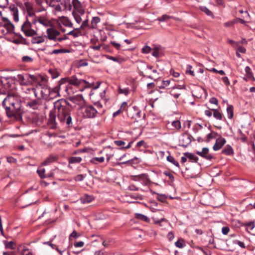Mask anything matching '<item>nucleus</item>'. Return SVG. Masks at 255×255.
<instances>
[{"instance_id":"f257e3e1","label":"nucleus","mask_w":255,"mask_h":255,"mask_svg":"<svg viewBox=\"0 0 255 255\" xmlns=\"http://www.w3.org/2000/svg\"><path fill=\"white\" fill-rule=\"evenodd\" d=\"M68 103L64 99L57 100L54 103L55 124L59 123L70 127L72 124L71 110L68 107Z\"/></svg>"},{"instance_id":"f03ea898","label":"nucleus","mask_w":255,"mask_h":255,"mask_svg":"<svg viewBox=\"0 0 255 255\" xmlns=\"http://www.w3.org/2000/svg\"><path fill=\"white\" fill-rule=\"evenodd\" d=\"M6 114L9 118H13L17 121L22 119L23 111L19 98L14 95H8L2 102Z\"/></svg>"},{"instance_id":"7ed1b4c3","label":"nucleus","mask_w":255,"mask_h":255,"mask_svg":"<svg viewBox=\"0 0 255 255\" xmlns=\"http://www.w3.org/2000/svg\"><path fill=\"white\" fill-rule=\"evenodd\" d=\"M60 85L52 89L46 85H37L35 88V96L46 101H50L60 96Z\"/></svg>"},{"instance_id":"20e7f679","label":"nucleus","mask_w":255,"mask_h":255,"mask_svg":"<svg viewBox=\"0 0 255 255\" xmlns=\"http://www.w3.org/2000/svg\"><path fill=\"white\" fill-rule=\"evenodd\" d=\"M67 81L69 84V85L67 87L66 91L68 95H70L71 94V85L78 87L81 85L86 84L85 86V88H93V89H96L99 87L100 85V82H97V86H95L94 83H89L87 82L85 80L78 79L75 76H72L71 77L68 78L67 79Z\"/></svg>"},{"instance_id":"39448f33","label":"nucleus","mask_w":255,"mask_h":255,"mask_svg":"<svg viewBox=\"0 0 255 255\" xmlns=\"http://www.w3.org/2000/svg\"><path fill=\"white\" fill-rule=\"evenodd\" d=\"M46 36L49 40H54V41H59L61 42L63 40L66 39V36H64L63 37H58V36L60 35V32L55 29L54 28H48L46 30Z\"/></svg>"},{"instance_id":"423d86ee","label":"nucleus","mask_w":255,"mask_h":255,"mask_svg":"<svg viewBox=\"0 0 255 255\" xmlns=\"http://www.w3.org/2000/svg\"><path fill=\"white\" fill-rule=\"evenodd\" d=\"M81 110L83 117L85 118H94L98 113L97 110L92 106H84Z\"/></svg>"},{"instance_id":"0eeeda50","label":"nucleus","mask_w":255,"mask_h":255,"mask_svg":"<svg viewBox=\"0 0 255 255\" xmlns=\"http://www.w3.org/2000/svg\"><path fill=\"white\" fill-rule=\"evenodd\" d=\"M21 30L26 36H33L37 34L36 31L32 28V24L27 20L22 24Z\"/></svg>"},{"instance_id":"6e6552de","label":"nucleus","mask_w":255,"mask_h":255,"mask_svg":"<svg viewBox=\"0 0 255 255\" xmlns=\"http://www.w3.org/2000/svg\"><path fill=\"white\" fill-rule=\"evenodd\" d=\"M16 79L19 82L20 85L27 86L31 84L33 81L35 80V76L27 74H26L25 75L18 74L17 76Z\"/></svg>"},{"instance_id":"1a4fd4ad","label":"nucleus","mask_w":255,"mask_h":255,"mask_svg":"<svg viewBox=\"0 0 255 255\" xmlns=\"http://www.w3.org/2000/svg\"><path fill=\"white\" fill-rule=\"evenodd\" d=\"M132 179L135 181H140L143 185H147L151 181L146 174H141L137 175L132 176Z\"/></svg>"},{"instance_id":"9d476101","label":"nucleus","mask_w":255,"mask_h":255,"mask_svg":"<svg viewBox=\"0 0 255 255\" xmlns=\"http://www.w3.org/2000/svg\"><path fill=\"white\" fill-rule=\"evenodd\" d=\"M196 153L199 156L209 161L215 158L214 155L209 153V150L207 147L203 148L201 151H197Z\"/></svg>"},{"instance_id":"9b49d317","label":"nucleus","mask_w":255,"mask_h":255,"mask_svg":"<svg viewBox=\"0 0 255 255\" xmlns=\"http://www.w3.org/2000/svg\"><path fill=\"white\" fill-rule=\"evenodd\" d=\"M226 139L222 137H220L216 139V143L214 145L213 148L215 151H217L220 149L226 143Z\"/></svg>"},{"instance_id":"f8f14e48","label":"nucleus","mask_w":255,"mask_h":255,"mask_svg":"<svg viewBox=\"0 0 255 255\" xmlns=\"http://www.w3.org/2000/svg\"><path fill=\"white\" fill-rule=\"evenodd\" d=\"M17 252L21 255H32L31 251L22 245L18 246Z\"/></svg>"},{"instance_id":"ddd939ff","label":"nucleus","mask_w":255,"mask_h":255,"mask_svg":"<svg viewBox=\"0 0 255 255\" xmlns=\"http://www.w3.org/2000/svg\"><path fill=\"white\" fill-rule=\"evenodd\" d=\"M245 72H246V75L245 77L244 78V79L246 81H249V80H253L255 81V78L254 77L253 74L252 73V71L251 69V68L249 66H246L245 68Z\"/></svg>"},{"instance_id":"4468645a","label":"nucleus","mask_w":255,"mask_h":255,"mask_svg":"<svg viewBox=\"0 0 255 255\" xmlns=\"http://www.w3.org/2000/svg\"><path fill=\"white\" fill-rule=\"evenodd\" d=\"M36 21L45 27L51 26L52 25V22L44 17L40 16L37 17Z\"/></svg>"},{"instance_id":"2eb2a0df","label":"nucleus","mask_w":255,"mask_h":255,"mask_svg":"<svg viewBox=\"0 0 255 255\" xmlns=\"http://www.w3.org/2000/svg\"><path fill=\"white\" fill-rule=\"evenodd\" d=\"M26 106L33 110L37 109L40 106L39 100H33L26 102Z\"/></svg>"},{"instance_id":"dca6fc26","label":"nucleus","mask_w":255,"mask_h":255,"mask_svg":"<svg viewBox=\"0 0 255 255\" xmlns=\"http://www.w3.org/2000/svg\"><path fill=\"white\" fill-rule=\"evenodd\" d=\"M69 100L75 104H82L83 101V97L81 95H78L76 96L70 97L69 98Z\"/></svg>"},{"instance_id":"f3484780","label":"nucleus","mask_w":255,"mask_h":255,"mask_svg":"<svg viewBox=\"0 0 255 255\" xmlns=\"http://www.w3.org/2000/svg\"><path fill=\"white\" fill-rule=\"evenodd\" d=\"M153 52L152 55L153 56L158 58L162 56L161 47L160 46H154L152 48Z\"/></svg>"},{"instance_id":"a211bd4d","label":"nucleus","mask_w":255,"mask_h":255,"mask_svg":"<svg viewBox=\"0 0 255 255\" xmlns=\"http://www.w3.org/2000/svg\"><path fill=\"white\" fill-rule=\"evenodd\" d=\"M59 21L62 24H63L64 25H65L67 27H72L73 26L72 23L69 20V19L67 17L62 16V17H60Z\"/></svg>"},{"instance_id":"6ab92c4d","label":"nucleus","mask_w":255,"mask_h":255,"mask_svg":"<svg viewBox=\"0 0 255 255\" xmlns=\"http://www.w3.org/2000/svg\"><path fill=\"white\" fill-rule=\"evenodd\" d=\"M57 158V156L53 155H49L42 163L43 165H47L51 163H52L56 161Z\"/></svg>"},{"instance_id":"aec40b11","label":"nucleus","mask_w":255,"mask_h":255,"mask_svg":"<svg viewBox=\"0 0 255 255\" xmlns=\"http://www.w3.org/2000/svg\"><path fill=\"white\" fill-rule=\"evenodd\" d=\"M44 41V38L43 36H34L33 37L31 40V42L33 44H40Z\"/></svg>"},{"instance_id":"412c9836","label":"nucleus","mask_w":255,"mask_h":255,"mask_svg":"<svg viewBox=\"0 0 255 255\" xmlns=\"http://www.w3.org/2000/svg\"><path fill=\"white\" fill-rule=\"evenodd\" d=\"M100 22V18L98 16L93 17L91 22V27L96 29L97 27V24Z\"/></svg>"},{"instance_id":"4be33fe9","label":"nucleus","mask_w":255,"mask_h":255,"mask_svg":"<svg viewBox=\"0 0 255 255\" xmlns=\"http://www.w3.org/2000/svg\"><path fill=\"white\" fill-rule=\"evenodd\" d=\"M94 198L92 196L85 195L81 198V201L82 203H89L93 201Z\"/></svg>"},{"instance_id":"5701e85b","label":"nucleus","mask_w":255,"mask_h":255,"mask_svg":"<svg viewBox=\"0 0 255 255\" xmlns=\"http://www.w3.org/2000/svg\"><path fill=\"white\" fill-rule=\"evenodd\" d=\"M222 153L225 155H229L233 154L234 151L232 147L230 145H228L222 150Z\"/></svg>"},{"instance_id":"b1692460","label":"nucleus","mask_w":255,"mask_h":255,"mask_svg":"<svg viewBox=\"0 0 255 255\" xmlns=\"http://www.w3.org/2000/svg\"><path fill=\"white\" fill-rule=\"evenodd\" d=\"M171 126L173 130H179L181 128V123L179 120L174 121L171 123Z\"/></svg>"},{"instance_id":"393cba45","label":"nucleus","mask_w":255,"mask_h":255,"mask_svg":"<svg viewBox=\"0 0 255 255\" xmlns=\"http://www.w3.org/2000/svg\"><path fill=\"white\" fill-rule=\"evenodd\" d=\"M3 243L6 249L13 250L16 247V244L13 241H4Z\"/></svg>"},{"instance_id":"a878e982","label":"nucleus","mask_w":255,"mask_h":255,"mask_svg":"<svg viewBox=\"0 0 255 255\" xmlns=\"http://www.w3.org/2000/svg\"><path fill=\"white\" fill-rule=\"evenodd\" d=\"M135 218L138 220L145 221L146 222H149V219L146 216L139 213H136L135 214Z\"/></svg>"},{"instance_id":"bb28decb","label":"nucleus","mask_w":255,"mask_h":255,"mask_svg":"<svg viewBox=\"0 0 255 255\" xmlns=\"http://www.w3.org/2000/svg\"><path fill=\"white\" fill-rule=\"evenodd\" d=\"M213 115L214 117L218 120H222V114L220 113V112L217 109H213Z\"/></svg>"},{"instance_id":"cd10ccee","label":"nucleus","mask_w":255,"mask_h":255,"mask_svg":"<svg viewBox=\"0 0 255 255\" xmlns=\"http://www.w3.org/2000/svg\"><path fill=\"white\" fill-rule=\"evenodd\" d=\"M69 50L65 49H55L49 52V54H59L60 53H68Z\"/></svg>"},{"instance_id":"c85d7f7f","label":"nucleus","mask_w":255,"mask_h":255,"mask_svg":"<svg viewBox=\"0 0 255 255\" xmlns=\"http://www.w3.org/2000/svg\"><path fill=\"white\" fill-rule=\"evenodd\" d=\"M68 161L70 164L78 163L82 161V158L80 157H71L69 158Z\"/></svg>"},{"instance_id":"c756f323","label":"nucleus","mask_w":255,"mask_h":255,"mask_svg":"<svg viewBox=\"0 0 255 255\" xmlns=\"http://www.w3.org/2000/svg\"><path fill=\"white\" fill-rule=\"evenodd\" d=\"M185 155L192 161L197 162L198 159V157L191 153L186 152L184 153Z\"/></svg>"},{"instance_id":"7c9ffc66","label":"nucleus","mask_w":255,"mask_h":255,"mask_svg":"<svg viewBox=\"0 0 255 255\" xmlns=\"http://www.w3.org/2000/svg\"><path fill=\"white\" fill-rule=\"evenodd\" d=\"M105 158L104 157H94L90 160L92 163L97 164L98 162L102 163L104 161Z\"/></svg>"},{"instance_id":"2f4dec72","label":"nucleus","mask_w":255,"mask_h":255,"mask_svg":"<svg viewBox=\"0 0 255 255\" xmlns=\"http://www.w3.org/2000/svg\"><path fill=\"white\" fill-rule=\"evenodd\" d=\"M167 160L172 163L173 164H174V165H175L176 166L179 167V163L177 161H176L175 158L171 156V155H168L167 157Z\"/></svg>"},{"instance_id":"473e14b6","label":"nucleus","mask_w":255,"mask_h":255,"mask_svg":"<svg viewBox=\"0 0 255 255\" xmlns=\"http://www.w3.org/2000/svg\"><path fill=\"white\" fill-rule=\"evenodd\" d=\"M227 112L228 114V118L230 119H232L234 115L233 106H229L227 108Z\"/></svg>"},{"instance_id":"72a5a7b5","label":"nucleus","mask_w":255,"mask_h":255,"mask_svg":"<svg viewBox=\"0 0 255 255\" xmlns=\"http://www.w3.org/2000/svg\"><path fill=\"white\" fill-rule=\"evenodd\" d=\"M200 9L202 11L205 12L207 15L213 17V14L212 12L209 10L206 6H201L200 7Z\"/></svg>"},{"instance_id":"f704fd0d","label":"nucleus","mask_w":255,"mask_h":255,"mask_svg":"<svg viewBox=\"0 0 255 255\" xmlns=\"http://www.w3.org/2000/svg\"><path fill=\"white\" fill-rule=\"evenodd\" d=\"M22 90L26 94L34 93L35 94V88H29L26 86L22 88Z\"/></svg>"},{"instance_id":"c9c22d12","label":"nucleus","mask_w":255,"mask_h":255,"mask_svg":"<svg viewBox=\"0 0 255 255\" xmlns=\"http://www.w3.org/2000/svg\"><path fill=\"white\" fill-rule=\"evenodd\" d=\"M152 219H153L154 224L159 225L160 226H161V223L162 222H168L167 220H166V219H165L164 218H162L160 220L157 219L155 217H153Z\"/></svg>"},{"instance_id":"e433bc0d","label":"nucleus","mask_w":255,"mask_h":255,"mask_svg":"<svg viewBox=\"0 0 255 255\" xmlns=\"http://www.w3.org/2000/svg\"><path fill=\"white\" fill-rule=\"evenodd\" d=\"M171 17H172L171 16L164 14L161 17H158L157 20L159 21H166L171 18Z\"/></svg>"},{"instance_id":"4c0bfd02","label":"nucleus","mask_w":255,"mask_h":255,"mask_svg":"<svg viewBox=\"0 0 255 255\" xmlns=\"http://www.w3.org/2000/svg\"><path fill=\"white\" fill-rule=\"evenodd\" d=\"M22 61L24 63H31L33 61V58L29 56H24L22 57Z\"/></svg>"},{"instance_id":"58836bf2","label":"nucleus","mask_w":255,"mask_h":255,"mask_svg":"<svg viewBox=\"0 0 255 255\" xmlns=\"http://www.w3.org/2000/svg\"><path fill=\"white\" fill-rule=\"evenodd\" d=\"M173 81V80H166L162 81V85L160 87L161 88H165L170 85V83Z\"/></svg>"},{"instance_id":"ea45409f","label":"nucleus","mask_w":255,"mask_h":255,"mask_svg":"<svg viewBox=\"0 0 255 255\" xmlns=\"http://www.w3.org/2000/svg\"><path fill=\"white\" fill-rule=\"evenodd\" d=\"M151 50L152 48L148 46H145L142 48V52L145 54L150 53Z\"/></svg>"},{"instance_id":"a19ab883","label":"nucleus","mask_w":255,"mask_h":255,"mask_svg":"<svg viewBox=\"0 0 255 255\" xmlns=\"http://www.w3.org/2000/svg\"><path fill=\"white\" fill-rule=\"evenodd\" d=\"M37 172L38 173V174H39V176L41 178H43L45 177V176L44 175L45 169H44V168L38 169Z\"/></svg>"},{"instance_id":"79ce46f5","label":"nucleus","mask_w":255,"mask_h":255,"mask_svg":"<svg viewBox=\"0 0 255 255\" xmlns=\"http://www.w3.org/2000/svg\"><path fill=\"white\" fill-rule=\"evenodd\" d=\"M134 111L135 112V116H134V118L136 120H138L141 117L140 115H141V112L139 111H138V110H135V109H134ZM132 118H133L134 117L133 116H132Z\"/></svg>"},{"instance_id":"37998d69","label":"nucleus","mask_w":255,"mask_h":255,"mask_svg":"<svg viewBox=\"0 0 255 255\" xmlns=\"http://www.w3.org/2000/svg\"><path fill=\"white\" fill-rule=\"evenodd\" d=\"M49 72L51 74L52 78H57L59 76L58 72L54 70H49Z\"/></svg>"},{"instance_id":"c03bdc74","label":"nucleus","mask_w":255,"mask_h":255,"mask_svg":"<svg viewBox=\"0 0 255 255\" xmlns=\"http://www.w3.org/2000/svg\"><path fill=\"white\" fill-rule=\"evenodd\" d=\"M170 74L174 77H178L180 75V73L177 72H175L173 69H171L170 71Z\"/></svg>"},{"instance_id":"a18cd8bd","label":"nucleus","mask_w":255,"mask_h":255,"mask_svg":"<svg viewBox=\"0 0 255 255\" xmlns=\"http://www.w3.org/2000/svg\"><path fill=\"white\" fill-rule=\"evenodd\" d=\"M247 230H252L255 228V224L253 223H250L246 225Z\"/></svg>"},{"instance_id":"49530a36","label":"nucleus","mask_w":255,"mask_h":255,"mask_svg":"<svg viewBox=\"0 0 255 255\" xmlns=\"http://www.w3.org/2000/svg\"><path fill=\"white\" fill-rule=\"evenodd\" d=\"M230 229L228 227H224L222 229V232L224 235H227L229 232Z\"/></svg>"},{"instance_id":"de8ad7c7","label":"nucleus","mask_w":255,"mask_h":255,"mask_svg":"<svg viewBox=\"0 0 255 255\" xmlns=\"http://www.w3.org/2000/svg\"><path fill=\"white\" fill-rule=\"evenodd\" d=\"M88 25V19H85L82 22V24H81V25L80 26V28H82V29H84L85 27H87Z\"/></svg>"},{"instance_id":"09e8293b","label":"nucleus","mask_w":255,"mask_h":255,"mask_svg":"<svg viewBox=\"0 0 255 255\" xmlns=\"http://www.w3.org/2000/svg\"><path fill=\"white\" fill-rule=\"evenodd\" d=\"M235 243L237 244V245H238L242 248H246L245 244L243 242H241V241H238V240H236L235 241Z\"/></svg>"},{"instance_id":"8fccbe9b","label":"nucleus","mask_w":255,"mask_h":255,"mask_svg":"<svg viewBox=\"0 0 255 255\" xmlns=\"http://www.w3.org/2000/svg\"><path fill=\"white\" fill-rule=\"evenodd\" d=\"M167 237L168 239L170 241H172L174 239V235L173 233L172 232H170L167 234Z\"/></svg>"},{"instance_id":"3c124183","label":"nucleus","mask_w":255,"mask_h":255,"mask_svg":"<svg viewBox=\"0 0 255 255\" xmlns=\"http://www.w3.org/2000/svg\"><path fill=\"white\" fill-rule=\"evenodd\" d=\"M223 82L226 84L227 86H229L230 84V81L227 77H224L222 78Z\"/></svg>"},{"instance_id":"603ef678","label":"nucleus","mask_w":255,"mask_h":255,"mask_svg":"<svg viewBox=\"0 0 255 255\" xmlns=\"http://www.w3.org/2000/svg\"><path fill=\"white\" fill-rule=\"evenodd\" d=\"M237 50L242 53H245L246 51V48L243 46L238 47Z\"/></svg>"},{"instance_id":"864d4df0","label":"nucleus","mask_w":255,"mask_h":255,"mask_svg":"<svg viewBox=\"0 0 255 255\" xmlns=\"http://www.w3.org/2000/svg\"><path fill=\"white\" fill-rule=\"evenodd\" d=\"M186 87L184 85H177L173 86L172 89L173 90H175L176 89H185Z\"/></svg>"},{"instance_id":"5fc2aeb1","label":"nucleus","mask_w":255,"mask_h":255,"mask_svg":"<svg viewBox=\"0 0 255 255\" xmlns=\"http://www.w3.org/2000/svg\"><path fill=\"white\" fill-rule=\"evenodd\" d=\"M84 242L82 241L78 242L74 244V246L75 247H82L84 246Z\"/></svg>"},{"instance_id":"6e6d98bb","label":"nucleus","mask_w":255,"mask_h":255,"mask_svg":"<svg viewBox=\"0 0 255 255\" xmlns=\"http://www.w3.org/2000/svg\"><path fill=\"white\" fill-rule=\"evenodd\" d=\"M111 44L113 45L116 49H119L121 47V45L119 43L116 42L115 41L111 42Z\"/></svg>"},{"instance_id":"4d7b16f0","label":"nucleus","mask_w":255,"mask_h":255,"mask_svg":"<svg viewBox=\"0 0 255 255\" xmlns=\"http://www.w3.org/2000/svg\"><path fill=\"white\" fill-rule=\"evenodd\" d=\"M235 22L234 21H228L224 23V26L226 27H230L233 25Z\"/></svg>"},{"instance_id":"13d9d810","label":"nucleus","mask_w":255,"mask_h":255,"mask_svg":"<svg viewBox=\"0 0 255 255\" xmlns=\"http://www.w3.org/2000/svg\"><path fill=\"white\" fill-rule=\"evenodd\" d=\"M175 244L177 247L179 248H182L183 247V243L180 241H177V242H176Z\"/></svg>"},{"instance_id":"bf43d9fd","label":"nucleus","mask_w":255,"mask_h":255,"mask_svg":"<svg viewBox=\"0 0 255 255\" xmlns=\"http://www.w3.org/2000/svg\"><path fill=\"white\" fill-rule=\"evenodd\" d=\"M74 18H75V19L76 21V22L78 23H80L82 21V19L80 17V16L79 15H76V14L74 15Z\"/></svg>"},{"instance_id":"052dcab7","label":"nucleus","mask_w":255,"mask_h":255,"mask_svg":"<svg viewBox=\"0 0 255 255\" xmlns=\"http://www.w3.org/2000/svg\"><path fill=\"white\" fill-rule=\"evenodd\" d=\"M171 94L175 98H178L179 96H180V93H176L174 92V90H173L172 89V90L171 91Z\"/></svg>"},{"instance_id":"680f3d73","label":"nucleus","mask_w":255,"mask_h":255,"mask_svg":"<svg viewBox=\"0 0 255 255\" xmlns=\"http://www.w3.org/2000/svg\"><path fill=\"white\" fill-rule=\"evenodd\" d=\"M115 144L118 146H122L125 144V142L122 140H116L115 141Z\"/></svg>"},{"instance_id":"e2e57ef3","label":"nucleus","mask_w":255,"mask_h":255,"mask_svg":"<svg viewBox=\"0 0 255 255\" xmlns=\"http://www.w3.org/2000/svg\"><path fill=\"white\" fill-rule=\"evenodd\" d=\"M79 237L78 234L75 231H73L70 235V238H74L75 239L78 238Z\"/></svg>"},{"instance_id":"0e129e2a","label":"nucleus","mask_w":255,"mask_h":255,"mask_svg":"<svg viewBox=\"0 0 255 255\" xmlns=\"http://www.w3.org/2000/svg\"><path fill=\"white\" fill-rule=\"evenodd\" d=\"M210 102L212 104L217 105L218 104V100L215 98H212L210 100Z\"/></svg>"},{"instance_id":"69168bd1","label":"nucleus","mask_w":255,"mask_h":255,"mask_svg":"<svg viewBox=\"0 0 255 255\" xmlns=\"http://www.w3.org/2000/svg\"><path fill=\"white\" fill-rule=\"evenodd\" d=\"M46 3L50 6H54V1L53 0H46Z\"/></svg>"},{"instance_id":"338daca9","label":"nucleus","mask_w":255,"mask_h":255,"mask_svg":"<svg viewBox=\"0 0 255 255\" xmlns=\"http://www.w3.org/2000/svg\"><path fill=\"white\" fill-rule=\"evenodd\" d=\"M53 7H54V9L56 11H60L62 10L61 6L59 4H54Z\"/></svg>"},{"instance_id":"774afa93","label":"nucleus","mask_w":255,"mask_h":255,"mask_svg":"<svg viewBox=\"0 0 255 255\" xmlns=\"http://www.w3.org/2000/svg\"><path fill=\"white\" fill-rule=\"evenodd\" d=\"M164 174L166 175L167 176H168L170 179H173V176L172 175V174L169 172V171H165L164 172Z\"/></svg>"}]
</instances>
